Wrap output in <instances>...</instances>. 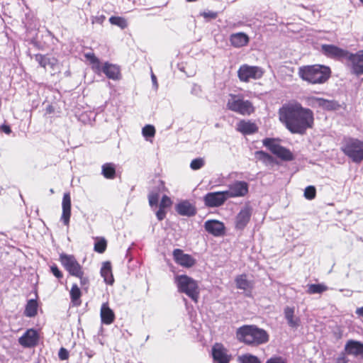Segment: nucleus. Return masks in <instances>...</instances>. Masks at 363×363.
I'll use <instances>...</instances> for the list:
<instances>
[{
    "instance_id": "obj_1",
    "label": "nucleus",
    "mask_w": 363,
    "mask_h": 363,
    "mask_svg": "<svg viewBox=\"0 0 363 363\" xmlns=\"http://www.w3.org/2000/svg\"><path fill=\"white\" fill-rule=\"evenodd\" d=\"M279 116L280 121L291 133L303 135L314 123L313 111L296 101L284 104L279 108Z\"/></svg>"
},
{
    "instance_id": "obj_2",
    "label": "nucleus",
    "mask_w": 363,
    "mask_h": 363,
    "mask_svg": "<svg viewBox=\"0 0 363 363\" xmlns=\"http://www.w3.org/2000/svg\"><path fill=\"white\" fill-rule=\"evenodd\" d=\"M237 340L247 345L258 346L269 341L266 330L255 325H245L236 330Z\"/></svg>"
},
{
    "instance_id": "obj_3",
    "label": "nucleus",
    "mask_w": 363,
    "mask_h": 363,
    "mask_svg": "<svg viewBox=\"0 0 363 363\" xmlns=\"http://www.w3.org/2000/svg\"><path fill=\"white\" fill-rule=\"evenodd\" d=\"M298 75L308 83L323 84L330 77V69L328 67L320 65L303 66L299 67Z\"/></svg>"
},
{
    "instance_id": "obj_4",
    "label": "nucleus",
    "mask_w": 363,
    "mask_h": 363,
    "mask_svg": "<svg viewBox=\"0 0 363 363\" xmlns=\"http://www.w3.org/2000/svg\"><path fill=\"white\" fill-rule=\"evenodd\" d=\"M175 284L179 292L185 294L195 303L198 301L199 289L196 281L187 275H177Z\"/></svg>"
},
{
    "instance_id": "obj_5",
    "label": "nucleus",
    "mask_w": 363,
    "mask_h": 363,
    "mask_svg": "<svg viewBox=\"0 0 363 363\" xmlns=\"http://www.w3.org/2000/svg\"><path fill=\"white\" fill-rule=\"evenodd\" d=\"M226 106L228 109L242 116H250L255 111L251 101L245 100L242 96L230 94Z\"/></svg>"
},
{
    "instance_id": "obj_6",
    "label": "nucleus",
    "mask_w": 363,
    "mask_h": 363,
    "mask_svg": "<svg viewBox=\"0 0 363 363\" xmlns=\"http://www.w3.org/2000/svg\"><path fill=\"white\" fill-rule=\"evenodd\" d=\"M342 150L354 162L359 163L363 160V142L360 140L355 139L347 140Z\"/></svg>"
},
{
    "instance_id": "obj_7",
    "label": "nucleus",
    "mask_w": 363,
    "mask_h": 363,
    "mask_svg": "<svg viewBox=\"0 0 363 363\" xmlns=\"http://www.w3.org/2000/svg\"><path fill=\"white\" fill-rule=\"evenodd\" d=\"M263 145L269 150L274 155L284 161L294 160L292 152L281 146L274 138H266L262 140Z\"/></svg>"
},
{
    "instance_id": "obj_8",
    "label": "nucleus",
    "mask_w": 363,
    "mask_h": 363,
    "mask_svg": "<svg viewBox=\"0 0 363 363\" xmlns=\"http://www.w3.org/2000/svg\"><path fill=\"white\" fill-rule=\"evenodd\" d=\"M264 69L258 66L242 65L238 70V77L241 82H247L250 79H259L264 74Z\"/></svg>"
},
{
    "instance_id": "obj_9",
    "label": "nucleus",
    "mask_w": 363,
    "mask_h": 363,
    "mask_svg": "<svg viewBox=\"0 0 363 363\" xmlns=\"http://www.w3.org/2000/svg\"><path fill=\"white\" fill-rule=\"evenodd\" d=\"M60 260L71 276L80 277L82 275V267L73 255L62 254L60 256Z\"/></svg>"
},
{
    "instance_id": "obj_10",
    "label": "nucleus",
    "mask_w": 363,
    "mask_h": 363,
    "mask_svg": "<svg viewBox=\"0 0 363 363\" xmlns=\"http://www.w3.org/2000/svg\"><path fill=\"white\" fill-rule=\"evenodd\" d=\"M228 199L225 191L207 193L203 196V202L208 208L221 206Z\"/></svg>"
},
{
    "instance_id": "obj_11",
    "label": "nucleus",
    "mask_w": 363,
    "mask_h": 363,
    "mask_svg": "<svg viewBox=\"0 0 363 363\" xmlns=\"http://www.w3.org/2000/svg\"><path fill=\"white\" fill-rule=\"evenodd\" d=\"M228 199L243 197L249 191V184L245 181H235L228 185V189L225 191Z\"/></svg>"
},
{
    "instance_id": "obj_12",
    "label": "nucleus",
    "mask_w": 363,
    "mask_h": 363,
    "mask_svg": "<svg viewBox=\"0 0 363 363\" xmlns=\"http://www.w3.org/2000/svg\"><path fill=\"white\" fill-rule=\"evenodd\" d=\"M346 60L354 74L357 76L363 74V50H359L356 53L349 52Z\"/></svg>"
},
{
    "instance_id": "obj_13",
    "label": "nucleus",
    "mask_w": 363,
    "mask_h": 363,
    "mask_svg": "<svg viewBox=\"0 0 363 363\" xmlns=\"http://www.w3.org/2000/svg\"><path fill=\"white\" fill-rule=\"evenodd\" d=\"M252 208L246 204L242 207L235 217V227L237 230H242L250 220Z\"/></svg>"
},
{
    "instance_id": "obj_14",
    "label": "nucleus",
    "mask_w": 363,
    "mask_h": 363,
    "mask_svg": "<svg viewBox=\"0 0 363 363\" xmlns=\"http://www.w3.org/2000/svg\"><path fill=\"white\" fill-rule=\"evenodd\" d=\"M321 52L328 57L345 60L349 52L347 50L336 45L328 44H323L321 45Z\"/></svg>"
},
{
    "instance_id": "obj_15",
    "label": "nucleus",
    "mask_w": 363,
    "mask_h": 363,
    "mask_svg": "<svg viewBox=\"0 0 363 363\" xmlns=\"http://www.w3.org/2000/svg\"><path fill=\"white\" fill-rule=\"evenodd\" d=\"M212 356L217 363H229L230 355L228 350L222 344L216 343L212 347Z\"/></svg>"
},
{
    "instance_id": "obj_16",
    "label": "nucleus",
    "mask_w": 363,
    "mask_h": 363,
    "mask_svg": "<svg viewBox=\"0 0 363 363\" xmlns=\"http://www.w3.org/2000/svg\"><path fill=\"white\" fill-rule=\"evenodd\" d=\"M173 257L176 263L186 268H190L196 263L194 258L190 255L184 253L180 249L174 250Z\"/></svg>"
},
{
    "instance_id": "obj_17",
    "label": "nucleus",
    "mask_w": 363,
    "mask_h": 363,
    "mask_svg": "<svg viewBox=\"0 0 363 363\" xmlns=\"http://www.w3.org/2000/svg\"><path fill=\"white\" fill-rule=\"evenodd\" d=\"M38 337L36 330L29 329L18 339V342L24 347H32L38 344Z\"/></svg>"
},
{
    "instance_id": "obj_18",
    "label": "nucleus",
    "mask_w": 363,
    "mask_h": 363,
    "mask_svg": "<svg viewBox=\"0 0 363 363\" xmlns=\"http://www.w3.org/2000/svg\"><path fill=\"white\" fill-rule=\"evenodd\" d=\"M313 106L316 105L318 107L326 111H337L341 108V105L335 100H328L323 98L313 97L311 99Z\"/></svg>"
},
{
    "instance_id": "obj_19",
    "label": "nucleus",
    "mask_w": 363,
    "mask_h": 363,
    "mask_svg": "<svg viewBox=\"0 0 363 363\" xmlns=\"http://www.w3.org/2000/svg\"><path fill=\"white\" fill-rule=\"evenodd\" d=\"M205 230L210 234L219 237L223 235L225 231L224 224L217 220H208L204 223Z\"/></svg>"
},
{
    "instance_id": "obj_20",
    "label": "nucleus",
    "mask_w": 363,
    "mask_h": 363,
    "mask_svg": "<svg viewBox=\"0 0 363 363\" xmlns=\"http://www.w3.org/2000/svg\"><path fill=\"white\" fill-rule=\"evenodd\" d=\"M62 216L61 220L65 225H69L71 216V198L69 193H65L62 202Z\"/></svg>"
},
{
    "instance_id": "obj_21",
    "label": "nucleus",
    "mask_w": 363,
    "mask_h": 363,
    "mask_svg": "<svg viewBox=\"0 0 363 363\" xmlns=\"http://www.w3.org/2000/svg\"><path fill=\"white\" fill-rule=\"evenodd\" d=\"M345 351L347 354L363 358V343L359 341L350 340L345 344Z\"/></svg>"
},
{
    "instance_id": "obj_22",
    "label": "nucleus",
    "mask_w": 363,
    "mask_h": 363,
    "mask_svg": "<svg viewBox=\"0 0 363 363\" xmlns=\"http://www.w3.org/2000/svg\"><path fill=\"white\" fill-rule=\"evenodd\" d=\"M177 212L184 216H193L196 213V210L194 206L190 203L188 201H183L176 206Z\"/></svg>"
},
{
    "instance_id": "obj_23",
    "label": "nucleus",
    "mask_w": 363,
    "mask_h": 363,
    "mask_svg": "<svg viewBox=\"0 0 363 363\" xmlns=\"http://www.w3.org/2000/svg\"><path fill=\"white\" fill-rule=\"evenodd\" d=\"M250 41L249 36L242 32L233 33L230 36V42L235 48H241L248 44Z\"/></svg>"
},
{
    "instance_id": "obj_24",
    "label": "nucleus",
    "mask_w": 363,
    "mask_h": 363,
    "mask_svg": "<svg viewBox=\"0 0 363 363\" xmlns=\"http://www.w3.org/2000/svg\"><path fill=\"white\" fill-rule=\"evenodd\" d=\"M101 322L106 325L111 324L115 319L113 311L109 308L108 303H104L100 312Z\"/></svg>"
},
{
    "instance_id": "obj_25",
    "label": "nucleus",
    "mask_w": 363,
    "mask_h": 363,
    "mask_svg": "<svg viewBox=\"0 0 363 363\" xmlns=\"http://www.w3.org/2000/svg\"><path fill=\"white\" fill-rule=\"evenodd\" d=\"M35 60L40 65L44 68L49 67L53 70H55L57 66V60L55 57H49L46 55L38 54L35 57Z\"/></svg>"
},
{
    "instance_id": "obj_26",
    "label": "nucleus",
    "mask_w": 363,
    "mask_h": 363,
    "mask_svg": "<svg viewBox=\"0 0 363 363\" xmlns=\"http://www.w3.org/2000/svg\"><path fill=\"white\" fill-rule=\"evenodd\" d=\"M284 317L291 328H297L299 326L300 319L294 317V308L286 306L284 308Z\"/></svg>"
},
{
    "instance_id": "obj_27",
    "label": "nucleus",
    "mask_w": 363,
    "mask_h": 363,
    "mask_svg": "<svg viewBox=\"0 0 363 363\" xmlns=\"http://www.w3.org/2000/svg\"><path fill=\"white\" fill-rule=\"evenodd\" d=\"M237 130L244 135H250L257 131V127L250 121H241L238 124Z\"/></svg>"
},
{
    "instance_id": "obj_28",
    "label": "nucleus",
    "mask_w": 363,
    "mask_h": 363,
    "mask_svg": "<svg viewBox=\"0 0 363 363\" xmlns=\"http://www.w3.org/2000/svg\"><path fill=\"white\" fill-rule=\"evenodd\" d=\"M101 275L107 284L112 285L113 284L114 279L113 277L111 264L110 262H105L103 263L101 269Z\"/></svg>"
},
{
    "instance_id": "obj_29",
    "label": "nucleus",
    "mask_w": 363,
    "mask_h": 363,
    "mask_svg": "<svg viewBox=\"0 0 363 363\" xmlns=\"http://www.w3.org/2000/svg\"><path fill=\"white\" fill-rule=\"evenodd\" d=\"M104 74L109 79L116 80L119 78L120 70L115 65L105 62L104 64Z\"/></svg>"
},
{
    "instance_id": "obj_30",
    "label": "nucleus",
    "mask_w": 363,
    "mask_h": 363,
    "mask_svg": "<svg viewBox=\"0 0 363 363\" xmlns=\"http://www.w3.org/2000/svg\"><path fill=\"white\" fill-rule=\"evenodd\" d=\"M164 189V182L160 181L157 190L152 191L148 195L149 204L151 207L157 206L160 198V193Z\"/></svg>"
},
{
    "instance_id": "obj_31",
    "label": "nucleus",
    "mask_w": 363,
    "mask_h": 363,
    "mask_svg": "<svg viewBox=\"0 0 363 363\" xmlns=\"http://www.w3.org/2000/svg\"><path fill=\"white\" fill-rule=\"evenodd\" d=\"M69 295L71 301L72 302L74 306H79L81 305L82 301L80 298L82 296V292L77 284H72L69 292Z\"/></svg>"
},
{
    "instance_id": "obj_32",
    "label": "nucleus",
    "mask_w": 363,
    "mask_h": 363,
    "mask_svg": "<svg viewBox=\"0 0 363 363\" xmlns=\"http://www.w3.org/2000/svg\"><path fill=\"white\" fill-rule=\"evenodd\" d=\"M101 174L108 179H113L116 177V166L113 163H106L101 167Z\"/></svg>"
},
{
    "instance_id": "obj_33",
    "label": "nucleus",
    "mask_w": 363,
    "mask_h": 363,
    "mask_svg": "<svg viewBox=\"0 0 363 363\" xmlns=\"http://www.w3.org/2000/svg\"><path fill=\"white\" fill-rule=\"evenodd\" d=\"M38 303L35 299H30L26 306L24 314L26 316L31 318L37 314Z\"/></svg>"
},
{
    "instance_id": "obj_34",
    "label": "nucleus",
    "mask_w": 363,
    "mask_h": 363,
    "mask_svg": "<svg viewBox=\"0 0 363 363\" xmlns=\"http://www.w3.org/2000/svg\"><path fill=\"white\" fill-rule=\"evenodd\" d=\"M307 294H322L328 290V286L323 284H311L307 285Z\"/></svg>"
},
{
    "instance_id": "obj_35",
    "label": "nucleus",
    "mask_w": 363,
    "mask_h": 363,
    "mask_svg": "<svg viewBox=\"0 0 363 363\" xmlns=\"http://www.w3.org/2000/svg\"><path fill=\"white\" fill-rule=\"evenodd\" d=\"M236 286L238 289L247 290L250 288V282L247 280L245 275H240L235 279Z\"/></svg>"
},
{
    "instance_id": "obj_36",
    "label": "nucleus",
    "mask_w": 363,
    "mask_h": 363,
    "mask_svg": "<svg viewBox=\"0 0 363 363\" xmlns=\"http://www.w3.org/2000/svg\"><path fill=\"white\" fill-rule=\"evenodd\" d=\"M109 22L112 25H115L118 26L119 28L123 29L127 27L128 23L125 18L119 16H111L109 18Z\"/></svg>"
},
{
    "instance_id": "obj_37",
    "label": "nucleus",
    "mask_w": 363,
    "mask_h": 363,
    "mask_svg": "<svg viewBox=\"0 0 363 363\" xmlns=\"http://www.w3.org/2000/svg\"><path fill=\"white\" fill-rule=\"evenodd\" d=\"M239 360L240 363H261L258 357L249 354L239 357Z\"/></svg>"
},
{
    "instance_id": "obj_38",
    "label": "nucleus",
    "mask_w": 363,
    "mask_h": 363,
    "mask_svg": "<svg viewBox=\"0 0 363 363\" xmlns=\"http://www.w3.org/2000/svg\"><path fill=\"white\" fill-rule=\"evenodd\" d=\"M205 164V160L203 158L198 157L194 159L190 163V167L193 170H198L202 168Z\"/></svg>"
},
{
    "instance_id": "obj_39",
    "label": "nucleus",
    "mask_w": 363,
    "mask_h": 363,
    "mask_svg": "<svg viewBox=\"0 0 363 363\" xmlns=\"http://www.w3.org/2000/svg\"><path fill=\"white\" fill-rule=\"evenodd\" d=\"M142 133L145 138H152L155 134V128L152 125H146L143 128Z\"/></svg>"
},
{
    "instance_id": "obj_40",
    "label": "nucleus",
    "mask_w": 363,
    "mask_h": 363,
    "mask_svg": "<svg viewBox=\"0 0 363 363\" xmlns=\"http://www.w3.org/2000/svg\"><path fill=\"white\" fill-rule=\"evenodd\" d=\"M316 189L313 186H308L305 189L304 197L308 200H312L315 197Z\"/></svg>"
},
{
    "instance_id": "obj_41",
    "label": "nucleus",
    "mask_w": 363,
    "mask_h": 363,
    "mask_svg": "<svg viewBox=\"0 0 363 363\" xmlns=\"http://www.w3.org/2000/svg\"><path fill=\"white\" fill-rule=\"evenodd\" d=\"M94 62H91V67L95 73L101 74L104 73V65H101L98 58H94Z\"/></svg>"
},
{
    "instance_id": "obj_42",
    "label": "nucleus",
    "mask_w": 363,
    "mask_h": 363,
    "mask_svg": "<svg viewBox=\"0 0 363 363\" xmlns=\"http://www.w3.org/2000/svg\"><path fill=\"white\" fill-rule=\"evenodd\" d=\"M106 242L105 240H101L94 244V250L99 253H103L106 250Z\"/></svg>"
},
{
    "instance_id": "obj_43",
    "label": "nucleus",
    "mask_w": 363,
    "mask_h": 363,
    "mask_svg": "<svg viewBox=\"0 0 363 363\" xmlns=\"http://www.w3.org/2000/svg\"><path fill=\"white\" fill-rule=\"evenodd\" d=\"M255 155L260 160L269 162L272 160V156L262 150L257 151Z\"/></svg>"
},
{
    "instance_id": "obj_44",
    "label": "nucleus",
    "mask_w": 363,
    "mask_h": 363,
    "mask_svg": "<svg viewBox=\"0 0 363 363\" xmlns=\"http://www.w3.org/2000/svg\"><path fill=\"white\" fill-rule=\"evenodd\" d=\"M191 94L196 96L201 97L202 94L201 86L197 84H194L191 89Z\"/></svg>"
},
{
    "instance_id": "obj_45",
    "label": "nucleus",
    "mask_w": 363,
    "mask_h": 363,
    "mask_svg": "<svg viewBox=\"0 0 363 363\" xmlns=\"http://www.w3.org/2000/svg\"><path fill=\"white\" fill-rule=\"evenodd\" d=\"M172 203V201H171V199L169 197H168L167 196H163L162 199H161V201H160V207L161 208H165L168 206H169Z\"/></svg>"
},
{
    "instance_id": "obj_46",
    "label": "nucleus",
    "mask_w": 363,
    "mask_h": 363,
    "mask_svg": "<svg viewBox=\"0 0 363 363\" xmlns=\"http://www.w3.org/2000/svg\"><path fill=\"white\" fill-rule=\"evenodd\" d=\"M50 271L53 275L57 279H61L63 277L62 272L58 269L57 266L53 264L50 267Z\"/></svg>"
},
{
    "instance_id": "obj_47",
    "label": "nucleus",
    "mask_w": 363,
    "mask_h": 363,
    "mask_svg": "<svg viewBox=\"0 0 363 363\" xmlns=\"http://www.w3.org/2000/svg\"><path fill=\"white\" fill-rule=\"evenodd\" d=\"M58 356L61 360H66L69 358V352L65 348L61 347L59 350Z\"/></svg>"
},
{
    "instance_id": "obj_48",
    "label": "nucleus",
    "mask_w": 363,
    "mask_h": 363,
    "mask_svg": "<svg viewBox=\"0 0 363 363\" xmlns=\"http://www.w3.org/2000/svg\"><path fill=\"white\" fill-rule=\"evenodd\" d=\"M201 15L203 18H209V19H215L217 17V16H218L216 12L211 11H204V12L201 13Z\"/></svg>"
},
{
    "instance_id": "obj_49",
    "label": "nucleus",
    "mask_w": 363,
    "mask_h": 363,
    "mask_svg": "<svg viewBox=\"0 0 363 363\" xmlns=\"http://www.w3.org/2000/svg\"><path fill=\"white\" fill-rule=\"evenodd\" d=\"M77 277L79 279L81 286L86 289L89 285V279L84 276V271L82 272V275L80 277Z\"/></svg>"
},
{
    "instance_id": "obj_50",
    "label": "nucleus",
    "mask_w": 363,
    "mask_h": 363,
    "mask_svg": "<svg viewBox=\"0 0 363 363\" xmlns=\"http://www.w3.org/2000/svg\"><path fill=\"white\" fill-rule=\"evenodd\" d=\"M166 216V211L164 208H161L160 207L159 210L156 212V216L159 220H162Z\"/></svg>"
},
{
    "instance_id": "obj_51",
    "label": "nucleus",
    "mask_w": 363,
    "mask_h": 363,
    "mask_svg": "<svg viewBox=\"0 0 363 363\" xmlns=\"http://www.w3.org/2000/svg\"><path fill=\"white\" fill-rule=\"evenodd\" d=\"M266 363H286L285 361L281 357H272L269 359Z\"/></svg>"
},
{
    "instance_id": "obj_52",
    "label": "nucleus",
    "mask_w": 363,
    "mask_h": 363,
    "mask_svg": "<svg viewBox=\"0 0 363 363\" xmlns=\"http://www.w3.org/2000/svg\"><path fill=\"white\" fill-rule=\"evenodd\" d=\"M151 79H152V85H153L154 89L155 90H157V89H158V83H157V78H156L155 75L153 73L151 74Z\"/></svg>"
},
{
    "instance_id": "obj_53",
    "label": "nucleus",
    "mask_w": 363,
    "mask_h": 363,
    "mask_svg": "<svg viewBox=\"0 0 363 363\" xmlns=\"http://www.w3.org/2000/svg\"><path fill=\"white\" fill-rule=\"evenodd\" d=\"M1 130L6 134H10L11 133V129L8 125H2L1 127Z\"/></svg>"
},
{
    "instance_id": "obj_54",
    "label": "nucleus",
    "mask_w": 363,
    "mask_h": 363,
    "mask_svg": "<svg viewBox=\"0 0 363 363\" xmlns=\"http://www.w3.org/2000/svg\"><path fill=\"white\" fill-rule=\"evenodd\" d=\"M85 56L88 60H89L91 63L94 61V58H97L94 53H86Z\"/></svg>"
},
{
    "instance_id": "obj_55",
    "label": "nucleus",
    "mask_w": 363,
    "mask_h": 363,
    "mask_svg": "<svg viewBox=\"0 0 363 363\" xmlns=\"http://www.w3.org/2000/svg\"><path fill=\"white\" fill-rule=\"evenodd\" d=\"M340 291H345V294H344L345 296L350 297L352 295L353 291L350 289H340Z\"/></svg>"
},
{
    "instance_id": "obj_56",
    "label": "nucleus",
    "mask_w": 363,
    "mask_h": 363,
    "mask_svg": "<svg viewBox=\"0 0 363 363\" xmlns=\"http://www.w3.org/2000/svg\"><path fill=\"white\" fill-rule=\"evenodd\" d=\"M347 361L344 356L340 357L337 359L335 363H347Z\"/></svg>"
},
{
    "instance_id": "obj_57",
    "label": "nucleus",
    "mask_w": 363,
    "mask_h": 363,
    "mask_svg": "<svg viewBox=\"0 0 363 363\" xmlns=\"http://www.w3.org/2000/svg\"><path fill=\"white\" fill-rule=\"evenodd\" d=\"M356 313L359 315V316H362L363 317V307H361V308H358L357 310H356Z\"/></svg>"
},
{
    "instance_id": "obj_58",
    "label": "nucleus",
    "mask_w": 363,
    "mask_h": 363,
    "mask_svg": "<svg viewBox=\"0 0 363 363\" xmlns=\"http://www.w3.org/2000/svg\"><path fill=\"white\" fill-rule=\"evenodd\" d=\"M50 193H51V194H53V193H54V191H53V189H51L50 190Z\"/></svg>"
},
{
    "instance_id": "obj_59",
    "label": "nucleus",
    "mask_w": 363,
    "mask_h": 363,
    "mask_svg": "<svg viewBox=\"0 0 363 363\" xmlns=\"http://www.w3.org/2000/svg\"><path fill=\"white\" fill-rule=\"evenodd\" d=\"M359 1L363 4V0H359Z\"/></svg>"
}]
</instances>
